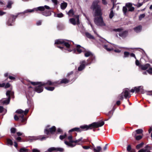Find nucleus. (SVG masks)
<instances>
[{"mask_svg": "<svg viewBox=\"0 0 152 152\" xmlns=\"http://www.w3.org/2000/svg\"><path fill=\"white\" fill-rule=\"evenodd\" d=\"M99 0H95L92 3L91 8L93 11V15L95 17L94 21L95 23L98 26L103 27L106 26L102 17V13L100 6L98 5Z\"/></svg>", "mask_w": 152, "mask_h": 152, "instance_id": "nucleus-1", "label": "nucleus"}, {"mask_svg": "<svg viewBox=\"0 0 152 152\" xmlns=\"http://www.w3.org/2000/svg\"><path fill=\"white\" fill-rule=\"evenodd\" d=\"M50 7L47 5H45L44 6H40L34 8L32 9H27L25 10L24 12H18L17 13L16 15H10L9 19L7 22V25L8 26H12L14 25V22L15 19L18 15H21V16L25 17L27 15L26 14L29 12H32L34 11H44L45 9L49 10Z\"/></svg>", "mask_w": 152, "mask_h": 152, "instance_id": "nucleus-2", "label": "nucleus"}, {"mask_svg": "<svg viewBox=\"0 0 152 152\" xmlns=\"http://www.w3.org/2000/svg\"><path fill=\"white\" fill-rule=\"evenodd\" d=\"M55 44L64 45L66 47V48H64L63 47L57 46L58 48H60L62 50H64V49L69 52H71L72 50L71 49V42L68 40L62 39H57L55 41Z\"/></svg>", "mask_w": 152, "mask_h": 152, "instance_id": "nucleus-3", "label": "nucleus"}, {"mask_svg": "<svg viewBox=\"0 0 152 152\" xmlns=\"http://www.w3.org/2000/svg\"><path fill=\"white\" fill-rule=\"evenodd\" d=\"M29 111V109H26L25 111H23L21 109H18L17 110L16 113L18 114V116L15 115L14 116V118L16 121H18L20 119L21 122L24 123L23 124L26 123V118L24 117V114H26Z\"/></svg>", "mask_w": 152, "mask_h": 152, "instance_id": "nucleus-4", "label": "nucleus"}, {"mask_svg": "<svg viewBox=\"0 0 152 152\" xmlns=\"http://www.w3.org/2000/svg\"><path fill=\"white\" fill-rule=\"evenodd\" d=\"M73 71H71L67 74V76L69 77V80H68L66 78H64L62 79L60 81H56L52 82L50 81V82H49V84L51 86H56L57 84L68 83L70 80L72 81L73 80L72 78L74 77V75H73Z\"/></svg>", "mask_w": 152, "mask_h": 152, "instance_id": "nucleus-5", "label": "nucleus"}, {"mask_svg": "<svg viewBox=\"0 0 152 152\" xmlns=\"http://www.w3.org/2000/svg\"><path fill=\"white\" fill-rule=\"evenodd\" d=\"M104 124V121H101L97 122H94L89 125H85L81 126L80 128L85 130H87L89 129H91L93 127L97 128L101 127L103 126Z\"/></svg>", "mask_w": 152, "mask_h": 152, "instance_id": "nucleus-6", "label": "nucleus"}, {"mask_svg": "<svg viewBox=\"0 0 152 152\" xmlns=\"http://www.w3.org/2000/svg\"><path fill=\"white\" fill-rule=\"evenodd\" d=\"M49 82H50V80H48L45 82H41L40 83H39L35 87L34 91L38 93L42 92L43 89V86H51L49 84Z\"/></svg>", "mask_w": 152, "mask_h": 152, "instance_id": "nucleus-7", "label": "nucleus"}, {"mask_svg": "<svg viewBox=\"0 0 152 152\" xmlns=\"http://www.w3.org/2000/svg\"><path fill=\"white\" fill-rule=\"evenodd\" d=\"M132 4L130 3H127L126 4V7L124 6L123 8V11L124 15H125L127 11L132 12L134 10V8L132 7Z\"/></svg>", "mask_w": 152, "mask_h": 152, "instance_id": "nucleus-8", "label": "nucleus"}, {"mask_svg": "<svg viewBox=\"0 0 152 152\" xmlns=\"http://www.w3.org/2000/svg\"><path fill=\"white\" fill-rule=\"evenodd\" d=\"M124 96L125 98H126L127 97L129 98L130 97L131 95L129 94V89L128 88L124 89L123 92L118 96V98L119 99L122 100Z\"/></svg>", "mask_w": 152, "mask_h": 152, "instance_id": "nucleus-9", "label": "nucleus"}, {"mask_svg": "<svg viewBox=\"0 0 152 152\" xmlns=\"http://www.w3.org/2000/svg\"><path fill=\"white\" fill-rule=\"evenodd\" d=\"M72 135H70L68 137V139L69 140V141H64L65 144L69 147L71 148H73L75 147L76 144H73V142H72V141H74L72 140Z\"/></svg>", "mask_w": 152, "mask_h": 152, "instance_id": "nucleus-10", "label": "nucleus"}, {"mask_svg": "<svg viewBox=\"0 0 152 152\" xmlns=\"http://www.w3.org/2000/svg\"><path fill=\"white\" fill-rule=\"evenodd\" d=\"M66 14L70 17H75L77 19V23L79 24V16L78 15H75L74 12L72 9H70Z\"/></svg>", "mask_w": 152, "mask_h": 152, "instance_id": "nucleus-11", "label": "nucleus"}, {"mask_svg": "<svg viewBox=\"0 0 152 152\" xmlns=\"http://www.w3.org/2000/svg\"><path fill=\"white\" fill-rule=\"evenodd\" d=\"M71 49L72 50L71 52L72 51L73 53H76V51L78 53H80L82 52L85 51V49L79 45H77L76 49L73 50L71 48Z\"/></svg>", "mask_w": 152, "mask_h": 152, "instance_id": "nucleus-12", "label": "nucleus"}, {"mask_svg": "<svg viewBox=\"0 0 152 152\" xmlns=\"http://www.w3.org/2000/svg\"><path fill=\"white\" fill-rule=\"evenodd\" d=\"M86 64H87V62L85 60L81 61L80 62V65L78 68V70L80 71L84 69L86 66L88 65H86Z\"/></svg>", "mask_w": 152, "mask_h": 152, "instance_id": "nucleus-13", "label": "nucleus"}, {"mask_svg": "<svg viewBox=\"0 0 152 152\" xmlns=\"http://www.w3.org/2000/svg\"><path fill=\"white\" fill-rule=\"evenodd\" d=\"M48 151L49 152H51L53 151L56 152L59 151L60 152H63L64 151V149L61 148H56L52 147L49 148L48 150Z\"/></svg>", "mask_w": 152, "mask_h": 152, "instance_id": "nucleus-14", "label": "nucleus"}, {"mask_svg": "<svg viewBox=\"0 0 152 152\" xmlns=\"http://www.w3.org/2000/svg\"><path fill=\"white\" fill-rule=\"evenodd\" d=\"M56 130V128L55 126H53L52 127L49 128V130H48V129H45L44 132L45 134L48 135L49 133L51 134L55 132Z\"/></svg>", "mask_w": 152, "mask_h": 152, "instance_id": "nucleus-15", "label": "nucleus"}, {"mask_svg": "<svg viewBox=\"0 0 152 152\" xmlns=\"http://www.w3.org/2000/svg\"><path fill=\"white\" fill-rule=\"evenodd\" d=\"M96 61L95 56L93 55L90 57L87 60L86 65H89L92 63L95 62Z\"/></svg>", "mask_w": 152, "mask_h": 152, "instance_id": "nucleus-16", "label": "nucleus"}, {"mask_svg": "<svg viewBox=\"0 0 152 152\" xmlns=\"http://www.w3.org/2000/svg\"><path fill=\"white\" fill-rule=\"evenodd\" d=\"M128 34V31H125L119 33L118 34L119 36L122 37V38H126Z\"/></svg>", "mask_w": 152, "mask_h": 152, "instance_id": "nucleus-17", "label": "nucleus"}, {"mask_svg": "<svg viewBox=\"0 0 152 152\" xmlns=\"http://www.w3.org/2000/svg\"><path fill=\"white\" fill-rule=\"evenodd\" d=\"M150 66V64H147L145 65H141L140 66V67L143 70H145L149 68Z\"/></svg>", "mask_w": 152, "mask_h": 152, "instance_id": "nucleus-18", "label": "nucleus"}, {"mask_svg": "<svg viewBox=\"0 0 152 152\" xmlns=\"http://www.w3.org/2000/svg\"><path fill=\"white\" fill-rule=\"evenodd\" d=\"M103 47L108 51H110L113 49L112 46H110V45H104L103 46Z\"/></svg>", "mask_w": 152, "mask_h": 152, "instance_id": "nucleus-19", "label": "nucleus"}, {"mask_svg": "<svg viewBox=\"0 0 152 152\" xmlns=\"http://www.w3.org/2000/svg\"><path fill=\"white\" fill-rule=\"evenodd\" d=\"M6 95L7 97H10V99L11 96L13 97L14 96V92L8 90L6 92Z\"/></svg>", "mask_w": 152, "mask_h": 152, "instance_id": "nucleus-20", "label": "nucleus"}, {"mask_svg": "<svg viewBox=\"0 0 152 152\" xmlns=\"http://www.w3.org/2000/svg\"><path fill=\"white\" fill-rule=\"evenodd\" d=\"M142 29V27L141 26H138L134 28V31L136 33L140 32Z\"/></svg>", "mask_w": 152, "mask_h": 152, "instance_id": "nucleus-21", "label": "nucleus"}, {"mask_svg": "<svg viewBox=\"0 0 152 152\" xmlns=\"http://www.w3.org/2000/svg\"><path fill=\"white\" fill-rule=\"evenodd\" d=\"M10 97H7V99H2V103L3 104H8L10 101Z\"/></svg>", "mask_w": 152, "mask_h": 152, "instance_id": "nucleus-22", "label": "nucleus"}, {"mask_svg": "<svg viewBox=\"0 0 152 152\" xmlns=\"http://www.w3.org/2000/svg\"><path fill=\"white\" fill-rule=\"evenodd\" d=\"M143 132V130L142 129H138L134 132L132 133V135L134 136H136V134H140L142 133Z\"/></svg>", "mask_w": 152, "mask_h": 152, "instance_id": "nucleus-23", "label": "nucleus"}, {"mask_svg": "<svg viewBox=\"0 0 152 152\" xmlns=\"http://www.w3.org/2000/svg\"><path fill=\"white\" fill-rule=\"evenodd\" d=\"M83 139L82 137H80L79 139L76 140H75L74 141H72V142H73V143H75V144H76V143H77V144L80 145L81 143H82V139Z\"/></svg>", "mask_w": 152, "mask_h": 152, "instance_id": "nucleus-24", "label": "nucleus"}, {"mask_svg": "<svg viewBox=\"0 0 152 152\" xmlns=\"http://www.w3.org/2000/svg\"><path fill=\"white\" fill-rule=\"evenodd\" d=\"M42 13L43 15L45 16H50L51 14V12L49 11H44L42 12Z\"/></svg>", "mask_w": 152, "mask_h": 152, "instance_id": "nucleus-25", "label": "nucleus"}, {"mask_svg": "<svg viewBox=\"0 0 152 152\" xmlns=\"http://www.w3.org/2000/svg\"><path fill=\"white\" fill-rule=\"evenodd\" d=\"M143 88V87L142 86H140L137 87H134V89L135 90V91L136 93H138L140 90H142Z\"/></svg>", "mask_w": 152, "mask_h": 152, "instance_id": "nucleus-26", "label": "nucleus"}, {"mask_svg": "<svg viewBox=\"0 0 152 152\" xmlns=\"http://www.w3.org/2000/svg\"><path fill=\"white\" fill-rule=\"evenodd\" d=\"M67 5V4L66 2H64L61 3V9L63 10H64L66 9Z\"/></svg>", "mask_w": 152, "mask_h": 152, "instance_id": "nucleus-27", "label": "nucleus"}, {"mask_svg": "<svg viewBox=\"0 0 152 152\" xmlns=\"http://www.w3.org/2000/svg\"><path fill=\"white\" fill-rule=\"evenodd\" d=\"M69 22L72 24L73 25H75L76 24H78L77 23V20H76L74 18H71L69 19Z\"/></svg>", "mask_w": 152, "mask_h": 152, "instance_id": "nucleus-28", "label": "nucleus"}, {"mask_svg": "<svg viewBox=\"0 0 152 152\" xmlns=\"http://www.w3.org/2000/svg\"><path fill=\"white\" fill-rule=\"evenodd\" d=\"M27 104L28 107L30 108L32 107L33 106V102L31 100H28Z\"/></svg>", "mask_w": 152, "mask_h": 152, "instance_id": "nucleus-29", "label": "nucleus"}, {"mask_svg": "<svg viewBox=\"0 0 152 152\" xmlns=\"http://www.w3.org/2000/svg\"><path fill=\"white\" fill-rule=\"evenodd\" d=\"M48 137L47 136H40L38 137V139H39L41 141L45 140L46 138H48Z\"/></svg>", "mask_w": 152, "mask_h": 152, "instance_id": "nucleus-30", "label": "nucleus"}, {"mask_svg": "<svg viewBox=\"0 0 152 152\" xmlns=\"http://www.w3.org/2000/svg\"><path fill=\"white\" fill-rule=\"evenodd\" d=\"M92 55H93L90 51H87L85 52L84 56L86 57H91Z\"/></svg>", "mask_w": 152, "mask_h": 152, "instance_id": "nucleus-31", "label": "nucleus"}, {"mask_svg": "<svg viewBox=\"0 0 152 152\" xmlns=\"http://www.w3.org/2000/svg\"><path fill=\"white\" fill-rule=\"evenodd\" d=\"M86 36L88 38L90 39H94V37L91 34L88 32H86Z\"/></svg>", "mask_w": 152, "mask_h": 152, "instance_id": "nucleus-32", "label": "nucleus"}, {"mask_svg": "<svg viewBox=\"0 0 152 152\" xmlns=\"http://www.w3.org/2000/svg\"><path fill=\"white\" fill-rule=\"evenodd\" d=\"M101 148L100 146H97L96 148H94L93 149L94 152H100L101 150Z\"/></svg>", "mask_w": 152, "mask_h": 152, "instance_id": "nucleus-33", "label": "nucleus"}, {"mask_svg": "<svg viewBox=\"0 0 152 152\" xmlns=\"http://www.w3.org/2000/svg\"><path fill=\"white\" fill-rule=\"evenodd\" d=\"M28 150L26 148L23 147L21 148L19 150L20 152H28Z\"/></svg>", "mask_w": 152, "mask_h": 152, "instance_id": "nucleus-34", "label": "nucleus"}, {"mask_svg": "<svg viewBox=\"0 0 152 152\" xmlns=\"http://www.w3.org/2000/svg\"><path fill=\"white\" fill-rule=\"evenodd\" d=\"M63 14L61 13H60L57 14H55L54 15V16L55 17H58V18H62L63 17Z\"/></svg>", "mask_w": 152, "mask_h": 152, "instance_id": "nucleus-35", "label": "nucleus"}, {"mask_svg": "<svg viewBox=\"0 0 152 152\" xmlns=\"http://www.w3.org/2000/svg\"><path fill=\"white\" fill-rule=\"evenodd\" d=\"M7 145H13V142L10 139L7 140Z\"/></svg>", "mask_w": 152, "mask_h": 152, "instance_id": "nucleus-36", "label": "nucleus"}, {"mask_svg": "<svg viewBox=\"0 0 152 152\" xmlns=\"http://www.w3.org/2000/svg\"><path fill=\"white\" fill-rule=\"evenodd\" d=\"M45 88L47 90L49 91H53L55 89V88L53 87H45Z\"/></svg>", "mask_w": 152, "mask_h": 152, "instance_id": "nucleus-37", "label": "nucleus"}, {"mask_svg": "<svg viewBox=\"0 0 152 152\" xmlns=\"http://www.w3.org/2000/svg\"><path fill=\"white\" fill-rule=\"evenodd\" d=\"M130 55V53L126 51H125L124 52V58H126L129 57V56Z\"/></svg>", "mask_w": 152, "mask_h": 152, "instance_id": "nucleus-38", "label": "nucleus"}, {"mask_svg": "<svg viewBox=\"0 0 152 152\" xmlns=\"http://www.w3.org/2000/svg\"><path fill=\"white\" fill-rule=\"evenodd\" d=\"M145 16V14H143L140 15L139 17V20H141L142 19V18H144Z\"/></svg>", "mask_w": 152, "mask_h": 152, "instance_id": "nucleus-39", "label": "nucleus"}, {"mask_svg": "<svg viewBox=\"0 0 152 152\" xmlns=\"http://www.w3.org/2000/svg\"><path fill=\"white\" fill-rule=\"evenodd\" d=\"M31 83V84H32L33 85L35 86L36 85V86H37L38 84H39V83H41V82H30Z\"/></svg>", "mask_w": 152, "mask_h": 152, "instance_id": "nucleus-40", "label": "nucleus"}, {"mask_svg": "<svg viewBox=\"0 0 152 152\" xmlns=\"http://www.w3.org/2000/svg\"><path fill=\"white\" fill-rule=\"evenodd\" d=\"M138 152H151L150 151H147L146 149H142L140 150Z\"/></svg>", "mask_w": 152, "mask_h": 152, "instance_id": "nucleus-41", "label": "nucleus"}, {"mask_svg": "<svg viewBox=\"0 0 152 152\" xmlns=\"http://www.w3.org/2000/svg\"><path fill=\"white\" fill-rule=\"evenodd\" d=\"M148 73L150 75H152V67H149L147 70Z\"/></svg>", "mask_w": 152, "mask_h": 152, "instance_id": "nucleus-42", "label": "nucleus"}, {"mask_svg": "<svg viewBox=\"0 0 152 152\" xmlns=\"http://www.w3.org/2000/svg\"><path fill=\"white\" fill-rule=\"evenodd\" d=\"M122 30V29L121 28H118L116 29H114L113 30V31H115L116 32H119V33L121 32V31Z\"/></svg>", "mask_w": 152, "mask_h": 152, "instance_id": "nucleus-43", "label": "nucleus"}, {"mask_svg": "<svg viewBox=\"0 0 152 152\" xmlns=\"http://www.w3.org/2000/svg\"><path fill=\"white\" fill-rule=\"evenodd\" d=\"M143 145V143H141L140 144L137 145L136 147V148L138 149H140V148Z\"/></svg>", "mask_w": 152, "mask_h": 152, "instance_id": "nucleus-44", "label": "nucleus"}, {"mask_svg": "<svg viewBox=\"0 0 152 152\" xmlns=\"http://www.w3.org/2000/svg\"><path fill=\"white\" fill-rule=\"evenodd\" d=\"M66 137V134H65L63 135H61L59 137V138L61 140H62L64 139Z\"/></svg>", "mask_w": 152, "mask_h": 152, "instance_id": "nucleus-45", "label": "nucleus"}, {"mask_svg": "<svg viewBox=\"0 0 152 152\" xmlns=\"http://www.w3.org/2000/svg\"><path fill=\"white\" fill-rule=\"evenodd\" d=\"M114 15V13L113 11H111L110 12L109 15V18H112Z\"/></svg>", "mask_w": 152, "mask_h": 152, "instance_id": "nucleus-46", "label": "nucleus"}, {"mask_svg": "<svg viewBox=\"0 0 152 152\" xmlns=\"http://www.w3.org/2000/svg\"><path fill=\"white\" fill-rule=\"evenodd\" d=\"M12 4V2L11 1H9L7 5V7L9 8H11V5Z\"/></svg>", "mask_w": 152, "mask_h": 152, "instance_id": "nucleus-47", "label": "nucleus"}, {"mask_svg": "<svg viewBox=\"0 0 152 152\" xmlns=\"http://www.w3.org/2000/svg\"><path fill=\"white\" fill-rule=\"evenodd\" d=\"M75 131L80 132L82 130L79 128L75 127L74 128Z\"/></svg>", "mask_w": 152, "mask_h": 152, "instance_id": "nucleus-48", "label": "nucleus"}, {"mask_svg": "<svg viewBox=\"0 0 152 152\" xmlns=\"http://www.w3.org/2000/svg\"><path fill=\"white\" fill-rule=\"evenodd\" d=\"M134 137H135L136 139L137 140H140L142 138V136L141 135H138L137 136H135Z\"/></svg>", "mask_w": 152, "mask_h": 152, "instance_id": "nucleus-49", "label": "nucleus"}, {"mask_svg": "<svg viewBox=\"0 0 152 152\" xmlns=\"http://www.w3.org/2000/svg\"><path fill=\"white\" fill-rule=\"evenodd\" d=\"M143 4V2L141 3H138L137 4H134V6H137V7H141V6H142V5Z\"/></svg>", "mask_w": 152, "mask_h": 152, "instance_id": "nucleus-50", "label": "nucleus"}, {"mask_svg": "<svg viewBox=\"0 0 152 152\" xmlns=\"http://www.w3.org/2000/svg\"><path fill=\"white\" fill-rule=\"evenodd\" d=\"M113 111L111 110L110 111L107 115L111 117L113 113Z\"/></svg>", "mask_w": 152, "mask_h": 152, "instance_id": "nucleus-51", "label": "nucleus"}, {"mask_svg": "<svg viewBox=\"0 0 152 152\" xmlns=\"http://www.w3.org/2000/svg\"><path fill=\"white\" fill-rule=\"evenodd\" d=\"M11 133H15L16 131V129L14 128H11L10 129Z\"/></svg>", "mask_w": 152, "mask_h": 152, "instance_id": "nucleus-52", "label": "nucleus"}, {"mask_svg": "<svg viewBox=\"0 0 152 152\" xmlns=\"http://www.w3.org/2000/svg\"><path fill=\"white\" fill-rule=\"evenodd\" d=\"M37 139H38V137L36 138L35 137H31L29 139L31 141H32L33 140H37Z\"/></svg>", "mask_w": 152, "mask_h": 152, "instance_id": "nucleus-53", "label": "nucleus"}, {"mask_svg": "<svg viewBox=\"0 0 152 152\" xmlns=\"http://www.w3.org/2000/svg\"><path fill=\"white\" fill-rule=\"evenodd\" d=\"M10 86V84L9 83H7L6 84H5V86H4V87L5 88H7L9 87Z\"/></svg>", "mask_w": 152, "mask_h": 152, "instance_id": "nucleus-54", "label": "nucleus"}, {"mask_svg": "<svg viewBox=\"0 0 152 152\" xmlns=\"http://www.w3.org/2000/svg\"><path fill=\"white\" fill-rule=\"evenodd\" d=\"M15 139L18 142H21V138L20 137H16Z\"/></svg>", "mask_w": 152, "mask_h": 152, "instance_id": "nucleus-55", "label": "nucleus"}, {"mask_svg": "<svg viewBox=\"0 0 152 152\" xmlns=\"http://www.w3.org/2000/svg\"><path fill=\"white\" fill-rule=\"evenodd\" d=\"M131 148L130 145H129L127 148V150L128 151H131Z\"/></svg>", "mask_w": 152, "mask_h": 152, "instance_id": "nucleus-56", "label": "nucleus"}, {"mask_svg": "<svg viewBox=\"0 0 152 152\" xmlns=\"http://www.w3.org/2000/svg\"><path fill=\"white\" fill-rule=\"evenodd\" d=\"M52 2L55 4L57 5L58 4L57 0H51Z\"/></svg>", "mask_w": 152, "mask_h": 152, "instance_id": "nucleus-57", "label": "nucleus"}, {"mask_svg": "<svg viewBox=\"0 0 152 152\" xmlns=\"http://www.w3.org/2000/svg\"><path fill=\"white\" fill-rule=\"evenodd\" d=\"M9 78L11 80H14L15 79V77H14L11 76L10 75L9 76Z\"/></svg>", "mask_w": 152, "mask_h": 152, "instance_id": "nucleus-58", "label": "nucleus"}, {"mask_svg": "<svg viewBox=\"0 0 152 152\" xmlns=\"http://www.w3.org/2000/svg\"><path fill=\"white\" fill-rule=\"evenodd\" d=\"M82 147L85 149H88L90 148V147L88 146H82Z\"/></svg>", "mask_w": 152, "mask_h": 152, "instance_id": "nucleus-59", "label": "nucleus"}, {"mask_svg": "<svg viewBox=\"0 0 152 152\" xmlns=\"http://www.w3.org/2000/svg\"><path fill=\"white\" fill-rule=\"evenodd\" d=\"M32 152H39L40 151L39 150L37 149H33L32 150Z\"/></svg>", "mask_w": 152, "mask_h": 152, "instance_id": "nucleus-60", "label": "nucleus"}, {"mask_svg": "<svg viewBox=\"0 0 152 152\" xmlns=\"http://www.w3.org/2000/svg\"><path fill=\"white\" fill-rule=\"evenodd\" d=\"M42 21L41 20H39L36 23V24L37 26H39L41 24Z\"/></svg>", "mask_w": 152, "mask_h": 152, "instance_id": "nucleus-61", "label": "nucleus"}, {"mask_svg": "<svg viewBox=\"0 0 152 152\" xmlns=\"http://www.w3.org/2000/svg\"><path fill=\"white\" fill-rule=\"evenodd\" d=\"M57 132L59 133H61L62 132V130L60 128H58L57 129Z\"/></svg>", "mask_w": 152, "mask_h": 152, "instance_id": "nucleus-62", "label": "nucleus"}, {"mask_svg": "<svg viewBox=\"0 0 152 152\" xmlns=\"http://www.w3.org/2000/svg\"><path fill=\"white\" fill-rule=\"evenodd\" d=\"M4 110V107L3 106H0V113H2L3 112Z\"/></svg>", "mask_w": 152, "mask_h": 152, "instance_id": "nucleus-63", "label": "nucleus"}, {"mask_svg": "<svg viewBox=\"0 0 152 152\" xmlns=\"http://www.w3.org/2000/svg\"><path fill=\"white\" fill-rule=\"evenodd\" d=\"M135 64L136 65L140 66V62L138 60H136L135 61Z\"/></svg>", "mask_w": 152, "mask_h": 152, "instance_id": "nucleus-64", "label": "nucleus"}]
</instances>
